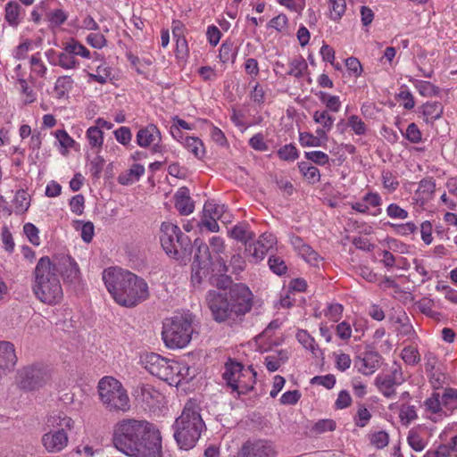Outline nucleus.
<instances>
[{"label":"nucleus","instance_id":"nucleus-1","mask_svg":"<svg viewBox=\"0 0 457 457\" xmlns=\"http://www.w3.org/2000/svg\"><path fill=\"white\" fill-rule=\"evenodd\" d=\"M112 444L129 457H163L161 432L145 420H119L113 427Z\"/></svg>","mask_w":457,"mask_h":457},{"label":"nucleus","instance_id":"nucleus-2","mask_svg":"<svg viewBox=\"0 0 457 457\" xmlns=\"http://www.w3.org/2000/svg\"><path fill=\"white\" fill-rule=\"evenodd\" d=\"M206 302L216 321L235 320L250 312L253 294L245 285L239 283L230 287L228 292L210 290Z\"/></svg>","mask_w":457,"mask_h":457},{"label":"nucleus","instance_id":"nucleus-3","mask_svg":"<svg viewBox=\"0 0 457 457\" xmlns=\"http://www.w3.org/2000/svg\"><path fill=\"white\" fill-rule=\"evenodd\" d=\"M103 279L109 293L120 305L134 307L149 295L146 282L129 270L108 268L103 272Z\"/></svg>","mask_w":457,"mask_h":457},{"label":"nucleus","instance_id":"nucleus-4","mask_svg":"<svg viewBox=\"0 0 457 457\" xmlns=\"http://www.w3.org/2000/svg\"><path fill=\"white\" fill-rule=\"evenodd\" d=\"M195 400H189L174 422V438L180 449L193 448L205 428Z\"/></svg>","mask_w":457,"mask_h":457},{"label":"nucleus","instance_id":"nucleus-5","mask_svg":"<svg viewBox=\"0 0 457 457\" xmlns=\"http://www.w3.org/2000/svg\"><path fill=\"white\" fill-rule=\"evenodd\" d=\"M34 275L32 290L36 297L49 305L60 303L63 296L62 287L49 257L45 256L39 259Z\"/></svg>","mask_w":457,"mask_h":457},{"label":"nucleus","instance_id":"nucleus-6","mask_svg":"<svg viewBox=\"0 0 457 457\" xmlns=\"http://www.w3.org/2000/svg\"><path fill=\"white\" fill-rule=\"evenodd\" d=\"M46 427L48 431L41 437L43 447L49 453H61L68 445V435L74 429L75 421L62 411H54L46 417Z\"/></svg>","mask_w":457,"mask_h":457},{"label":"nucleus","instance_id":"nucleus-7","mask_svg":"<svg viewBox=\"0 0 457 457\" xmlns=\"http://www.w3.org/2000/svg\"><path fill=\"white\" fill-rule=\"evenodd\" d=\"M193 315L183 313L175 315L163 322L162 339L169 348H183L188 345L193 333Z\"/></svg>","mask_w":457,"mask_h":457},{"label":"nucleus","instance_id":"nucleus-8","mask_svg":"<svg viewBox=\"0 0 457 457\" xmlns=\"http://www.w3.org/2000/svg\"><path fill=\"white\" fill-rule=\"evenodd\" d=\"M99 398L110 411L126 412L130 409V401L122 384L112 377H104L97 385Z\"/></svg>","mask_w":457,"mask_h":457},{"label":"nucleus","instance_id":"nucleus-9","mask_svg":"<svg viewBox=\"0 0 457 457\" xmlns=\"http://www.w3.org/2000/svg\"><path fill=\"white\" fill-rule=\"evenodd\" d=\"M256 372L248 367L244 370L241 362L228 359L224 365L222 378L227 386L237 391L238 394H245L253 388V384L255 381Z\"/></svg>","mask_w":457,"mask_h":457},{"label":"nucleus","instance_id":"nucleus-10","mask_svg":"<svg viewBox=\"0 0 457 457\" xmlns=\"http://www.w3.org/2000/svg\"><path fill=\"white\" fill-rule=\"evenodd\" d=\"M141 362L149 373L170 384L176 382V378L182 376V368L179 362L170 361L154 353L142 356Z\"/></svg>","mask_w":457,"mask_h":457},{"label":"nucleus","instance_id":"nucleus-11","mask_svg":"<svg viewBox=\"0 0 457 457\" xmlns=\"http://www.w3.org/2000/svg\"><path fill=\"white\" fill-rule=\"evenodd\" d=\"M52 378L51 370L43 364H33L24 367L20 371L19 385L28 391L37 390L47 385Z\"/></svg>","mask_w":457,"mask_h":457},{"label":"nucleus","instance_id":"nucleus-12","mask_svg":"<svg viewBox=\"0 0 457 457\" xmlns=\"http://www.w3.org/2000/svg\"><path fill=\"white\" fill-rule=\"evenodd\" d=\"M54 271L59 272L63 280L70 284H76L79 281V269L77 262L69 255H56L52 261Z\"/></svg>","mask_w":457,"mask_h":457},{"label":"nucleus","instance_id":"nucleus-13","mask_svg":"<svg viewBox=\"0 0 457 457\" xmlns=\"http://www.w3.org/2000/svg\"><path fill=\"white\" fill-rule=\"evenodd\" d=\"M276 450L270 441L258 439L247 440L237 453V457H275Z\"/></svg>","mask_w":457,"mask_h":457},{"label":"nucleus","instance_id":"nucleus-14","mask_svg":"<svg viewBox=\"0 0 457 457\" xmlns=\"http://www.w3.org/2000/svg\"><path fill=\"white\" fill-rule=\"evenodd\" d=\"M404 381L402 368L395 363L391 368V373L383 378L378 377L376 379V385L379 391L386 397H392L395 394V386L401 385Z\"/></svg>","mask_w":457,"mask_h":457},{"label":"nucleus","instance_id":"nucleus-15","mask_svg":"<svg viewBox=\"0 0 457 457\" xmlns=\"http://www.w3.org/2000/svg\"><path fill=\"white\" fill-rule=\"evenodd\" d=\"M276 242V237L272 234L264 233L255 243L249 244L245 247V251L251 255L252 262L257 263L264 259L268 251L273 247Z\"/></svg>","mask_w":457,"mask_h":457},{"label":"nucleus","instance_id":"nucleus-16","mask_svg":"<svg viewBox=\"0 0 457 457\" xmlns=\"http://www.w3.org/2000/svg\"><path fill=\"white\" fill-rule=\"evenodd\" d=\"M290 244L296 253L311 265L319 266V263L322 261L320 254L311 245L306 244L302 237L291 236Z\"/></svg>","mask_w":457,"mask_h":457},{"label":"nucleus","instance_id":"nucleus-17","mask_svg":"<svg viewBox=\"0 0 457 457\" xmlns=\"http://www.w3.org/2000/svg\"><path fill=\"white\" fill-rule=\"evenodd\" d=\"M16 362L14 345L9 341H0V377L11 372Z\"/></svg>","mask_w":457,"mask_h":457},{"label":"nucleus","instance_id":"nucleus-18","mask_svg":"<svg viewBox=\"0 0 457 457\" xmlns=\"http://www.w3.org/2000/svg\"><path fill=\"white\" fill-rule=\"evenodd\" d=\"M381 361L380 354L376 351H366L363 356H358L354 361L355 367L358 371L363 375L373 374L378 368Z\"/></svg>","mask_w":457,"mask_h":457},{"label":"nucleus","instance_id":"nucleus-19","mask_svg":"<svg viewBox=\"0 0 457 457\" xmlns=\"http://www.w3.org/2000/svg\"><path fill=\"white\" fill-rule=\"evenodd\" d=\"M181 233L182 231L177 225L170 222H163L162 224L160 241L165 252H170L171 249L174 250L176 239H179Z\"/></svg>","mask_w":457,"mask_h":457},{"label":"nucleus","instance_id":"nucleus-20","mask_svg":"<svg viewBox=\"0 0 457 457\" xmlns=\"http://www.w3.org/2000/svg\"><path fill=\"white\" fill-rule=\"evenodd\" d=\"M160 140H161L160 130L154 124H150L147 127L139 129L137 134V143L141 147H147L151 144H154L155 141H157V143L154 144V152L159 151L158 143L160 142Z\"/></svg>","mask_w":457,"mask_h":457},{"label":"nucleus","instance_id":"nucleus-21","mask_svg":"<svg viewBox=\"0 0 457 457\" xmlns=\"http://www.w3.org/2000/svg\"><path fill=\"white\" fill-rule=\"evenodd\" d=\"M192 249L190 238L182 232L179 239H176L174 251L171 249L166 253L176 260L186 262L190 259Z\"/></svg>","mask_w":457,"mask_h":457},{"label":"nucleus","instance_id":"nucleus-22","mask_svg":"<svg viewBox=\"0 0 457 457\" xmlns=\"http://www.w3.org/2000/svg\"><path fill=\"white\" fill-rule=\"evenodd\" d=\"M175 207L182 215H188L194 211V203L187 187H180L175 195Z\"/></svg>","mask_w":457,"mask_h":457},{"label":"nucleus","instance_id":"nucleus-23","mask_svg":"<svg viewBox=\"0 0 457 457\" xmlns=\"http://www.w3.org/2000/svg\"><path fill=\"white\" fill-rule=\"evenodd\" d=\"M194 245L196 247V252L195 253L193 264L210 267L212 260L208 245L199 238L195 240Z\"/></svg>","mask_w":457,"mask_h":457},{"label":"nucleus","instance_id":"nucleus-24","mask_svg":"<svg viewBox=\"0 0 457 457\" xmlns=\"http://www.w3.org/2000/svg\"><path fill=\"white\" fill-rule=\"evenodd\" d=\"M426 122L433 123L441 118L444 107L440 102H428L421 106Z\"/></svg>","mask_w":457,"mask_h":457},{"label":"nucleus","instance_id":"nucleus-25","mask_svg":"<svg viewBox=\"0 0 457 457\" xmlns=\"http://www.w3.org/2000/svg\"><path fill=\"white\" fill-rule=\"evenodd\" d=\"M313 120L316 123L321 124L322 129H318L316 133L320 137H325L326 132L329 131L333 126L334 119L330 116L328 111H316L313 113Z\"/></svg>","mask_w":457,"mask_h":457},{"label":"nucleus","instance_id":"nucleus-26","mask_svg":"<svg viewBox=\"0 0 457 457\" xmlns=\"http://www.w3.org/2000/svg\"><path fill=\"white\" fill-rule=\"evenodd\" d=\"M230 236L245 245V247L248 245L247 243L253 239L254 233L250 230L249 226L245 223H239L231 229Z\"/></svg>","mask_w":457,"mask_h":457},{"label":"nucleus","instance_id":"nucleus-27","mask_svg":"<svg viewBox=\"0 0 457 457\" xmlns=\"http://www.w3.org/2000/svg\"><path fill=\"white\" fill-rule=\"evenodd\" d=\"M145 168L141 164H133L131 168L125 173L119 176L118 181L121 185H129L135 181H137L139 178L144 174Z\"/></svg>","mask_w":457,"mask_h":457},{"label":"nucleus","instance_id":"nucleus-28","mask_svg":"<svg viewBox=\"0 0 457 457\" xmlns=\"http://www.w3.org/2000/svg\"><path fill=\"white\" fill-rule=\"evenodd\" d=\"M395 322L398 324L396 329L400 335L408 337L409 338L416 337V332L412 325L410 323V320L405 312L398 315L395 318Z\"/></svg>","mask_w":457,"mask_h":457},{"label":"nucleus","instance_id":"nucleus-29","mask_svg":"<svg viewBox=\"0 0 457 457\" xmlns=\"http://www.w3.org/2000/svg\"><path fill=\"white\" fill-rule=\"evenodd\" d=\"M288 359L287 352L280 350L276 354L268 355L265 357V366L270 372L278 370L280 365Z\"/></svg>","mask_w":457,"mask_h":457},{"label":"nucleus","instance_id":"nucleus-30","mask_svg":"<svg viewBox=\"0 0 457 457\" xmlns=\"http://www.w3.org/2000/svg\"><path fill=\"white\" fill-rule=\"evenodd\" d=\"M300 172L310 183L314 184L320 181V170L318 168L311 165L310 162H302L298 163Z\"/></svg>","mask_w":457,"mask_h":457},{"label":"nucleus","instance_id":"nucleus-31","mask_svg":"<svg viewBox=\"0 0 457 457\" xmlns=\"http://www.w3.org/2000/svg\"><path fill=\"white\" fill-rule=\"evenodd\" d=\"M87 137L91 148L96 149L97 152L101 149L104 143V133L98 127H90L87 130Z\"/></svg>","mask_w":457,"mask_h":457},{"label":"nucleus","instance_id":"nucleus-32","mask_svg":"<svg viewBox=\"0 0 457 457\" xmlns=\"http://www.w3.org/2000/svg\"><path fill=\"white\" fill-rule=\"evenodd\" d=\"M73 79L70 76L59 77L54 85V93L58 98L64 97L71 89Z\"/></svg>","mask_w":457,"mask_h":457},{"label":"nucleus","instance_id":"nucleus-33","mask_svg":"<svg viewBox=\"0 0 457 457\" xmlns=\"http://www.w3.org/2000/svg\"><path fill=\"white\" fill-rule=\"evenodd\" d=\"M307 68L306 61L302 56H297L290 62L287 74L295 78H301Z\"/></svg>","mask_w":457,"mask_h":457},{"label":"nucleus","instance_id":"nucleus-34","mask_svg":"<svg viewBox=\"0 0 457 457\" xmlns=\"http://www.w3.org/2000/svg\"><path fill=\"white\" fill-rule=\"evenodd\" d=\"M64 50H68L69 54H72L74 56L79 55L83 58H90L89 50L74 39L64 45Z\"/></svg>","mask_w":457,"mask_h":457},{"label":"nucleus","instance_id":"nucleus-35","mask_svg":"<svg viewBox=\"0 0 457 457\" xmlns=\"http://www.w3.org/2000/svg\"><path fill=\"white\" fill-rule=\"evenodd\" d=\"M237 54V48L231 42H225L220 48L219 57L223 63L229 61L234 62Z\"/></svg>","mask_w":457,"mask_h":457},{"label":"nucleus","instance_id":"nucleus-36","mask_svg":"<svg viewBox=\"0 0 457 457\" xmlns=\"http://www.w3.org/2000/svg\"><path fill=\"white\" fill-rule=\"evenodd\" d=\"M226 207L224 204H218L213 200L207 201L204 206V215L211 216L216 219H220L225 212Z\"/></svg>","mask_w":457,"mask_h":457},{"label":"nucleus","instance_id":"nucleus-37","mask_svg":"<svg viewBox=\"0 0 457 457\" xmlns=\"http://www.w3.org/2000/svg\"><path fill=\"white\" fill-rule=\"evenodd\" d=\"M442 404L449 411L457 409V389L446 388L441 397Z\"/></svg>","mask_w":457,"mask_h":457},{"label":"nucleus","instance_id":"nucleus-38","mask_svg":"<svg viewBox=\"0 0 457 457\" xmlns=\"http://www.w3.org/2000/svg\"><path fill=\"white\" fill-rule=\"evenodd\" d=\"M20 5L16 2H10L5 6V19L12 26L19 23Z\"/></svg>","mask_w":457,"mask_h":457},{"label":"nucleus","instance_id":"nucleus-39","mask_svg":"<svg viewBox=\"0 0 457 457\" xmlns=\"http://www.w3.org/2000/svg\"><path fill=\"white\" fill-rule=\"evenodd\" d=\"M401 357L409 365H415L420 362V355L417 348L406 346L402 350Z\"/></svg>","mask_w":457,"mask_h":457},{"label":"nucleus","instance_id":"nucleus-40","mask_svg":"<svg viewBox=\"0 0 457 457\" xmlns=\"http://www.w3.org/2000/svg\"><path fill=\"white\" fill-rule=\"evenodd\" d=\"M186 147L197 158H202L204 154L203 142L197 137H187L186 138Z\"/></svg>","mask_w":457,"mask_h":457},{"label":"nucleus","instance_id":"nucleus-41","mask_svg":"<svg viewBox=\"0 0 457 457\" xmlns=\"http://www.w3.org/2000/svg\"><path fill=\"white\" fill-rule=\"evenodd\" d=\"M330 18L333 21H339L346 9L345 0H329Z\"/></svg>","mask_w":457,"mask_h":457},{"label":"nucleus","instance_id":"nucleus-42","mask_svg":"<svg viewBox=\"0 0 457 457\" xmlns=\"http://www.w3.org/2000/svg\"><path fill=\"white\" fill-rule=\"evenodd\" d=\"M408 445L416 452L425 449L427 443L424 438L415 430H411L407 436Z\"/></svg>","mask_w":457,"mask_h":457},{"label":"nucleus","instance_id":"nucleus-43","mask_svg":"<svg viewBox=\"0 0 457 457\" xmlns=\"http://www.w3.org/2000/svg\"><path fill=\"white\" fill-rule=\"evenodd\" d=\"M442 400L440 398V395L438 393H433L430 397H428L424 402V406L427 411H429L433 414H437L442 411Z\"/></svg>","mask_w":457,"mask_h":457},{"label":"nucleus","instance_id":"nucleus-44","mask_svg":"<svg viewBox=\"0 0 457 457\" xmlns=\"http://www.w3.org/2000/svg\"><path fill=\"white\" fill-rule=\"evenodd\" d=\"M15 212L22 213L28 210L29 206V195L24 190H18L14 197Z\"/></svg>","mask_w":457,"mask_h":457},{"label":"nucleus","instance_id":"nucleus-45","mask_svg":"<svg viewBox=\"0 0 457 457\" xmlns=\"http://www.w3.org/2000/svg\"><path fill=\"white\" fill-rule=\"evenodd\" d=\"M58 64L66 70L75 69L79 65V62L72 54H69L68 50H64L58 55Z\"/></svg>","mask_w":457,"mask_h":457},{"label":"nucleus","instance_id":"nucleus-46","mask_svg":"<svg viewBox=\"0 0 457 457\" xmlns=\"http://www.w3.org/2000/svg\"><path fill=\"white\" fill-rule=\"evenodd\" d=\"M81 226V237L84 242L89 243L94 237L95 227L91 221L83 222L81 220L75 221V228L78 229Z\"/></svg>","mask_w":457,"mask_h":457},{"label":"nucleus","instance_id":"nucleus-47","mask_svg":"<svg viewBox=\"0 0 457 457\" xmlns=\"http://www.w3.org/2000/svg\"><path fill=\"white\" fill-rule=\"evenodd\" d=\"M268 264L270 269L277 275H284L287 270L284 260L279 256L272 255L269 258Z\"/></svg>","mask_w":457,"mask_h":457},{"label":"nucleus","instance_id":"nucleus-48","mask_svg":"<svg viewBox=\"0 0 457 457\" xmlns=\"http://www.w3.org/2000/svg\"><path fill=\"white\" fill-rule=\"evenodd\" d=\"M209 268L207 266L192 264L191 281L194 286L201 284L203 278L209 274Z\"/></svg>","mask_w":457,"mask_h":457},{"label":"nucleus","instance_id":"nucleus-49","mask_svg":"<svg viewBox=\"0 0 457 457\" xmlns=\"http://www.w3.org/2000/svg\"><path fill=\"white\" fill-rule=\"evenodd\" d=\"M47 21L52 26H60L67 21V14L62 9H55L46 13Z\"/></svg>","mask_w":457,"mask_h":457},{"label":"nucleus","instance_id":"nucleus-50","mask_svg":"<svg viewBox=\"0 0 457 457\" xmlns=\"http://www.w3.org/2000/svg\"><path fill=\"white\" fill-rule=\"evenodd\" d=\"M30 67L31 71L41 78H43L46 75L47 71L46 66L40 58L39 53H37L36 54H33L31 56Z\"/></svg>","mask_w":457,"mask_h":457},{"label":"nucleus","instance_id":"nucleus-51","mask_svg":"<svg viewBox=\"0 0 457 457\" xmlns=\"http://www.w3.org/2000/svg\"><path fill=\"white\" fill-rule=\"evenodd\" d=\"M278 155L284 161H295L298 158V151L295 145L288 144L278 149Z\"/></svg>","mask_w":457,"mask_h":457},{"label":"nucleus","instance_id":"nucleus-52","mask_svg":"<svg viewBox=\"0 0 457 457\" xmlns=\"http://www.w3.org/2000/svg\"><path fill=\"white\" fill-rule=\"evenodd\" d=\"M416 88L424 96H436L439 92V88L429 81H419Z\"/></svg>","mask_w":457,"mask_h":457},{"label":"nucleus","instance_id":"nucleus-53","mask_svg":"<svg viewBox=\"0 0 457 457\" xmlns=\"http://www.w3.org/2000/svg\"><path fill=\"white\" fill-rule=\"evenodd\" d=\"M389 436L385 431H378L371 435L370 443L378 449H382L388 445Z\"/></svg>","mask_w":457,"mask_h":457},{"label":"nucleus","instance_id":"nucleus-54","mask_svg":"<svg viewBox=\"0 0 457 457\" xmlns=\"http://www.w3.org/2000/svg\"><path fill=\"white\" fill-rule=\"evenodd\" d=\"M336 428V422L333 420L326 419L318 420L312 427V431L320 434L327 431H333Z\"/></svg>","mask_w":457,"mask_h":457},{"label":"nucleus","instance_id":"nucleus-55","mask_svg":"<svg viewBox=\"0 0 457 457\" xmlns=\"http://www.w3.org/2000/svg\"><path fill=\"white\" fill-rule=\"evenodd\" d=\"M348 126L357 135H364L366 133V125L362 120L357 115H352L348 119Z\"/></svg>","mask_w":457,"mask_h":457},{"label":"nucleus","instance_id":"nucleus-56","mask_svg":"<svg viewBox=\"0 0 457 457\" xmlns=\"http://www.w3.org/2000/svg\"><path fill=\"white\" fill-rule=\"evenodd\" d=\"M404 137L413 144L420 143L422 139L420 129L413 122L408 125Z\"/></svg>","mask_w":457,"mask_h":457},{"label":"nucleus","instance_id":"nucleus-57","mask_svg":"<svg viewBox=\"0 0 457 457\" xmlns=\"http://www.w3.org/2000/svg\"><path fill=\"white\" fill-rule=\"evenodd\" d=\"M305 157L318 165H325L329 161L328 155L321 151L306 152Z\"/></svg>","mask_w":457,"mask_h":457},{"label":"nucleus","instance_id":"nucleus-58","mask_svg":"<svg viewBox=\"0 0 457 457\" xmlns=\"http://www.w3.org/2000/svg\"><path fill=\"white\" fill-rule=\"evenodd\" d=\"M23 230L31 244L34 245H39L40 239L38 237V228L35 225L32 223H26L23 227Z\"/></svg>","mask_w":457,"mask_h":457},{"label":"nucleus","instance_id":"nucleus-59","mask_svg":"<svg viewBox=\"0 0 457 457\" xmlns=\"http://www.w3.org/2000/svg\"><path fill=\"white\" fill-rule=\"evenodd\" d=\"M70 207L73 213L81 215L85 208V198L82 195H74L70 201Z\"/></svg>","mask_w":457,"mask_h":457},{"label":"nucleus","instance_id":"nucleus-60","mask_svg":"<svg viewBox=\"0 0 457 457\" xmlns=\"http://www.w3.org/2000/svg\"><path fill=\"white\" fill-rule=\"evenodd\" d=\"M343 310L344 308L340 303H329L325 316L332 321H337L342 316Z\"/></svg>","mask_w":457,"mask_h":457},{"label":"nucleus","instance_id":"nucleus-61","mask_svg":"<svg viewBox=\"0 0 457 457\" xmlns=\"http://www.w3.org/2000/svg\"><path fill=\"white\" fill-rule=\"evenodd\" d=\"M299 140L303 146H320L321 141L318 137L308 132H302L299 135Z\"/></svg>","mask_w":457,"mask_h":457},{"label":"nucleus","instance_id":"nucleus-62","mask_svg":"<svg viewBox=\"0 0 457 457\" xmlns=\"http://www.w3.org/2000/svg\"><path fill=\"white\" fill-rule=\"evenodd\" d=\"M110 74L111 72L109 71V68L98 66L96 69V73H89L88 76L92 80L96 81L100 84H104L106 83Z\"/></svg>","mask_w":457,"mask_h":457},{"label":"nucleus","instance_id":"nucleus-63","mask_svg":"<svg viewBox=\"0 0 457 457\" xmlns=\"http://www.w3.org/2000/svg\"><path fill=\"white\" fill-rule=\"evenodd\" d=\"M116 140L121 145H128L132 137L130 129L128 127H120L114 131Z\"/></svg>","mask_w":457,"mask_h":457},{"label":"nucleus","instance_id":"nucleus-64","mask_svg":"<svg viewBox=\"0 0 457 457\" xmlns=\"http://www.w3.org/2000/svg\"><path fill=\"white\" fill-rule=\"evenodd\" d=\"M231 282L232 281H231L230 277L228 275H225V274H221L219 276H212L210 278V283L212 286L217 287L218 288L225 289L228 287H230Z\"/></svg>","mask_w":457,"mask_h":457}]
</instances>
